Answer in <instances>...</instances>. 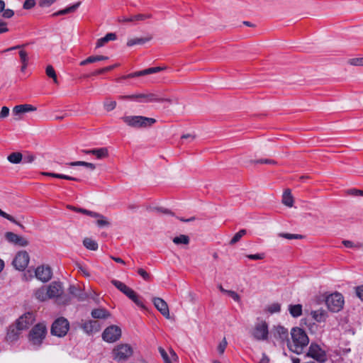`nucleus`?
Listing matches in <instances>:
<instances>
[{"label":"nucleus","instance_id":"obj_1","mask_svg":"<svg viewBox=\"0 0 363 363\" xmlns=\"http://www.w3.org/2000/svg\"><path fill=\"white\" fill-rule=\"evenodd\" d=\"M291 341H289V349L298 354L303 352L304 348L309 343V338L303 329L300 328H294L291 331Z\"/></svg>","mask_w":363,"mask_h":363},{"label":"nucleus","instance_id":"obj_2","mask_svg":"<svg viewBox=\"0 0 363 363\" xmlns=\"http://www.w3.org/2000/svg\"><path fill=\"white\" fill-rule=\"evenodd\" d=\"M47 328L44 323H38L33 327L28 334V341L35 350L38 349L45 338Z\"/></svg>","mask_w":363,"mask_h":363},{"label":"nucleus","instance_id":"obj_3","mask_svg":"<svg viewBox=\"0 0 363 363\" xmlns=\"http://www.w3.org/2000/svg\"><path fill=\"white\" fill-rule=\"evenodd\" d=\"M121 120L128 126L133 128H145L152 126L156 123L153 118L143 116H124Z\"/></svg>","mask_w":363,"mask_h":363},{"label":"nucleus","instance_id":"obj_4","mask_svg":"<svg viewBox=\"0 0 363 363\" xmlns=\"http://www.w3.org/2000/svg\"><path fill=\"white\" fill-rule=\"evenodd\" d=\"M133 354L132 347L128 344H120L112 350L113 359L117 362H125Z\"/></svg>","mask_w":363,"mask_h":363},{"label":"nucleus","instance_id":"obj_5","mask_svg":"<svg viewBox=\"0 0 363 363\" xmlns=\"http://www.w3.org/2000/svg\"><path fill=\"white\" fill-rule=\"evenodd\" d=\"M120 98L122 99L135 100L140 103L170 101L169 99H162L154 93L121 96Z\"/></svg>","mask_w":363,"mask_h":363},{"label":"nucleus","instance_id":"obj_6","mask_svg":"<svg viewBox=\"0 0 363 363\" xmlns=\"http://www.w3.org/2000/svg\"><path fill=\"white\" fill-rule=\"evenodd\" d=\"M328 308L334 313L341 311L344 306V298L340 293H334L329 295L325 299Z\"/></svg>","mask_w":363,"mask_h":363},{"label":"nucleus","instance_id":"obj_7","mask_svg":"<svg viewBox=\"0 0 363 363\" xmlns=\"http://www.w3.org/2000/svg\"><path fill=\"white\" fill-rule=\"evenodd\" d=\"M69 328L68 320L63 318L56 319L52 325L51 333L57 337H64L67 333Z\"/></svg>","mask_w":363,"mask_h":363},{"label":"nucleus","instance_id":"obj_8","mask_svg":"<svg viewBox=\"0 0 363 363\" xmlns=\"http://www.w3.org/2000/svg\"><path fill=\"white\" fill-rule=\"evenodd\" d=\"M307 356L312 357L318 363H324L327 361V354L324 350L316 343L312 342L308 348Z\"/></svg>","mask_w":363,"mask_h":363},{"label":"nucleus","instance_id":"obj_9","mask_svg":"<svg viewBox=\"0 0 363 363\" xmlns=\"http://www.w3.org/2000/svg\"><path fill=\"white\" fill-rule=\"evenodd\" d=\"M121 336V330L117 325H111L106 328L103 334L102 338L107 342H116Z\"/></svg>","mask_w":363,"mask_h":363},{"label":"nucleus","instance_id":"obj_10","mask_svg":"<svg viewBox=\"0 0 363 363\" xmlns=\"http://www.w3.org/2000/svg\"><path fill=\"white\" fill-rule=\"evenodd\" d=\"M29 260L28 253L26 251H20L16 254L12 264L16 269L23 271L27 267Z\"/></svg>","mask_w":363,"mask_h":363},{"label":"nucleus","instance_id":"obj_11","mask_svg":"<svg viewBox=\"0 0 363 363\" xmlns=\"http://www.w3.org/2000/svg\"><path fill=\"white\" fill-rule=\"evenodd\" d=\"M268 325L264 321L256 324L252 332V336L257 340H267L268 337Z\"/></svg>","mask_w":363,"mask_h":363},{"label":"nucleus","instance_id":"obj_12","mask_svg":"<svg viewBox=\"0 0 363 363\" xmlns=\"http://www.w3.org/2000/svg\"><path fill=\"white\" fill-rule=\"evenodd\" d=\"M5 238L9 242L20 247H26L29 244V242L25 238L13 232H6Z\"/></svg>","mask_w":363,"mask_h":363},{"label":"nucleus","instance_id":"obj_13","mask_svg":"<svg viewBox=\"0 0 363 363\" xmlns=\"http://www.w3.org/2000/svg\"><path fill=\"white\" fill-rule=\"evenodd\" d=\"M35 320L34 315L32 313H26L18 318L16 321V324L22 330H26L31 325Z\"/></svg>","mask_w":363,"mask_h":363},{"label":"nucleus","instance_id":"obj_14","mask_svg":"<svg viewBox=\"0 0 363 363\" xmlns=\"http://www.w3.org/2000/svg\"><path fill=\"white\" fill-rule=\"evenodd\" d=\"M35 277L43 282H47L52 278V270L50 267L40 266L35 269Z\"/></svg>","mask_w":363,"mask_h":363},{"label":"nucleus","instance_id":"obj_15","mask_svg":"<svg viewBox=\"0 0 363 363\" xmlns=\"http://www.w3.org/2000/svg\"><path fill=\"white\" fill-rule=\"evenodd\" d=\"M21 331L22 330L16 324L10 325L6 336V341L10 343L16 342L19 338Z\"/></svg>","mask_w":363,"mask_h":363},{"label":"nucleus","instance_id":"obj_16","mask_svg":"<svg viewBox=\"0 0 363 363\" xmlns=\"http://www.w3.org/2000/svg\"><path fill=\"white\" fill-rule=\"evenodd\" d=\"M273 335L274 338L277 340H279L280 342H284L285 341L289 343V333L288 330L283 326L278 325L274 327L273 331Z\"/></svg>","mask_w":363,"mask_h":363},{"label":"nucleus","instance_id":"obj_17","mask_svg":"<svg viewBox=\"0 0 363 363\" xmlns=\"http://www.w3.org/2000/svg\"><path fill=\"white\" fill-rule=\"evenodd\" d=\"M153 303L156 308L164 315L166 318H169V311L167 303L161 298H154L152 299Z\"/></svg>","mask_w":363,"mask_h":363},{"label":"nucleus","instance_id":"obj_18","mask_svg":"<svg viewBox=\"0 0 363 363\" xmlns=\"http://www.w3.org/2000/svg\"><path fill=\"white\" fill-rule=\"evenodd\" d=\"M47 288L49 298H52L60 296L63 290L62 286L60 282H52Z\"/></svg>","mask_w":363,"mask_h":363},{"label":"nucleus","instance_id":"obj_19","mask_svg":"<svg viewBox=\"0 0 363 363\" xmlns=\"http://www.w3.org/2000/svg\"><path fill=\"white\" fill-rule=\"evenodd\" d=\"M82 329L87 334L96 333L101 329V325L98 320H89L82 325Z\"/></svg>","mask_w":363,"mask_h":363},{"label":"nucleus","instance_id":"obj_20","mask_svg":"<svg viewBox=\"0 0 363 363\" xmlns=\"http://www.w3.org/2000/svg\"><path fill=\"white\" fill-rule=\"evenodd\" d=\"M82 152L86 155H95L98 159H102L108 157V150L106 147L92 150H82Z\"/></svg>","mask_w":363,"mask_h":363},{"label":"nucleus","instance_id":"obj_21","mask_svg":"<svg viewBox=\"0 0 363 363\" xmlns=\"http://www.w3.org/2000/svg\"><path fill=\"white\" fill-rule=\"evenodd\" d=\"M36 109V107L30 104H21L13 107V113L16 116H18L24 113L35 111Z\"/></svg>","mask_w":363,"mask_h":363},{"label":"nucleus","instance_id":"obj_22","mask_svg":"<svg viewBox=\"0 0 363 363\" xmlns=\"http://www.w3.org/2000/svg\"><path fill=\"white\" fill-rule=\"evenodd\" d=\"M91 316L95 319H106L110 317L111 314L104 308H96L91 311Z\"/></svg>","mask_w":363,"mask_h":363},{"label":"nucleus","instance_id":"obj_23","mask_svg":"<svg viewBox=\"0 0 363 363\" xmlns=\"http://www.w3.org/2000/svg\"><path fill=\"white\" fill-rule=\"evenodd\" d=\"M159 352L165 363H172V361H177V355L173 350L170 351V357H169L165 350L162 347L159 348Z\"/></svg>","mask_w":363,"mask_h":363},{"label":"nucleus","instance_id":"obj_24","mask_svg":"<svg viewBox=\"0 0 363 363\" xmlns=\"http://www.w3.org/2000/svg\"><path fill=\"white\" fill-rule=\"evenodd\" d=\"M69 292L74 297L77 298L79 301H84L86 297V294L79 288H77L74 285H71L69 286Z\"/></svg>","mask_w":363,"mask_h":363},{"label":"nucleus","instance_id":"obj_25","mask_svg":"<svg viewBox=\"0 0 363 363\" xmlns=\"http://www.w3.org/2000/svg\"><path fill=\"white\" fill-rule=\"evenodd\" d=\"M116 39V35L113 33H108L104 37L98 39L96 45V48H99L105 45L106 43L110 40H115Z\"/></svg>","mask_w":363,"mask_h":363},{"label":"nucleus","instance_id":"obj_26","mask_svg":"<svg viewBox=\"0 0 363 363\" xmlns=\"http://www.w3.org/2000/svg\"><path fill=\"white\" fill-rule=\"evenodd\" d=\"M81 2L79 1L70 6H68L64 9L60 10L52 14L53 16H57L60 15H65L69 13H74L80 6Z\"/></svg>","mask_w":363,"mask_h":363},{"label":"nucleus","instance_id":"obj_27","mask_svg":"<svg viewBox=\"0 0 363 363\" xmlns=\"http://www.w3.org/2000/svg\"><path fill=\"white\" fill-rule=\"evenodd\" d=\"M313 318L317 322H324L327 318V313L324 310L313 311L311 313Z\"/></svg>","mask_w":363,"mask_h":363},{"label":"nucleus","instance_id":"obj_28","mask_svg":"<svg viewBox=\"0 0 363 363\" xmlns=\"http://www.w3.org/2000/svg\"><path fill=\"white\" fill-rule=\"evenodd\" d=\"M289 311L293 318H298L302 315L301 304H290L289 306Z\"/></svg>","mask_w":363,"mask_h":363},{"label":"nucleus","instance_id":"obj_29","mask_svg":"<svg viewBox=\"0 0 363 363\" xmlns=\"http://www.w3.org/2000/svg\"><path fill=\"white\" fill-rule=\"evenodd\" d=\"M35 297L40 301H45L49 298L47 288L42 286L35 291Z\"/></svg>","mask_w":363,"mask_h":363},{"label":"nucleus","instance_id":"obj_30","mask_svg":"<svg viewBox=\"0 0 363 363\" xmlns=\"http://www.w3.org/2000/svg\"><path fill=\"white\" fill-rule=\"evenodd\" d=\"M108 57L103 56V55L89 56L84 60L81 61L79 65L81 66H84L89 63H94V62H99L101 60H108Z\"/></svg>","mask_w":363,"mask_h":363},{"label":"nucleus","instance_id":"obj_31","mask_svg":"<svg viewBox=\"0 0 363 363\" xmlns=\"http://www.w3.org/2000/svg\"><path fill=\"white\" fill-rule=\"evenodd\" d=\"M282 202L286 206L291 207L293 206L294 198L289 189L284 191L282 196Z\"/></svg>","mask_w":363,"mask_h":363},{"label":"nucleus","instance_id":"obj_32","mask_svg":"<svg viewBox=\"0 0 363 363\" xmlns=\"http://www.w3.org/2000/svg\"><path fill=\"white\" fill-rule=\"evenodd\" d=\"M43 174L45 176L57 178V179H62L76 181V182L79 181V179H78V178L68 176L66 174H57V173H52V172H43Z\"/></svg>","mask_w":363,"mask_h":363},{"label":"nucleus","instance_id":"obj_33","mask_svg":"<svg viewBox=\"0 0 363 363\" xmlns=\"http://www.w3.org/2000/svg\"><path fill=\"white\" fill-rule=\"evenodd\" d=\"M152 17V14L150 13H139L136 15H133L130 16L129 18H127L124 20V21L126 22H132V21H145L148 18H151Z\"/></svg>","mask_w":363,"mask_h":363},{"label":"nucleus","instance_id":"obj_34","mask_svg":"<svg viewBox=\"0 0 363 363\" xmlns=\"http://www.w3.org/2000/svg\"><path fill=\"white\" fill-rule=\"evenodd\" d=\"M151 40L150 37L147 38H135L128 40L127 45L131 47L135 45H143Z\"/></svg>","mask_w":363,"mask_h":363},{"label":"nucleus","instance_id":"obj_35","mask_svg":"<svg viewBox=\"0 0 363 363\" xmlns=\"http://www.w3.org/2000/svg\"><path fill=\"white\" fill-rule=\"evenodd\" d=\"M83 245L86 249L93 251L97 250L99 247L98 243L89 238H86L84 239Z\"/></svg>","mask_w":363,"mask_h":363},{"label":"nucleus","instance_id":"obj_36","mask_svg":"<svg viewBox=\"0 0 363 363\" xmlns=\"http://www.w3.org/2000/svg\"><path fill=\"white\" fill-rule=\"evenodd\" d=\"M7 159L11 163L18 164L22 160L23 155L21 152H12L8 156Z\"/></svg>","mask_w":363,"mask_h":363},{"label":"nucleus","instance_id":"obj_37","mask_svg":"<svg viewBox=\"0 0 363 363\" xmlns=\"http://www.w3.org/2000/svg\"><path fill=\"white\" fill-rule=\"evenodd\" d=\"M173 242L176 245H188L190 242L189 237L186 235H180L173 238Z\"/></svg>","mask_w":363,"mask_h":363},{"label":"nucleus","instance_id":"obj_38","mask_svg":"<svg viewBox=\"0 0 363 363\" xmlns=\"http://www.w3.org/2000/svg\"><path fill=\"white\" fill-rule=\"evenodd\" d=\"M70 208L76 212L82 213L83 214L87 215V216L93 217V218L99 216V213L89 211V210H86L84 208H77V207H74V206L70 207Z\"/></svg>","mask_w":363,"mask_h":363},{"label":"nucleus","instance_id":"obj_39","mask_svg":"<svg viewBox=\"0 0 363 363\" xmlns=\"http://www.w3.org/2000/svg\"><path fill=\"white\" fill-rule=\"evenodd\" d=\"M111 282L114 286H116L120 291H121L124 294L126 291H128V290L130 288L127 285H125L124 283H123L118 280L113 279V280H111Z\"/></svg>","mask_w":363,"mask_h":363},{"label":"nucleus","instance_id":"obj_40","mask_svg":"<svg viewBox=\"0 0 363 363\" xmlns=\"http://www.w3.org/2000/svg\"><path fill=\"white\" fill-rule=\"evenodd\" d=\"M45 73L48 77L53 79L55 84H58L56 72L52 65H48L46 67Z\"/></svg>","mask_w":363,"mask_h":363},{"label":"nucleus","instance_id":"obj_41","mask_svg":"<svg viewBox=\"0 0 363 363\" xmlns=\"http://www.w3.org/2000/svg\"><path fill=\"white\" fill-rule=\"evenodd\" d=\"M246 233L247 231L245 229L240 230L230 240V245H233L237 243L246 234Z\"/></svg>","mask_w":363,"mask_h":363},{"label":"nucleus","instance_id":"obj_42","mask_svg":"<svg viewBox=\"0 0 363 363\" xmlns=\"http://www.w3.org/2000/svg\"><path fill=\"white\" fill-rule=\"evenodd\" d=\"M104 106L107 111H113L116 106V101L107 99L104 102Z\"/></svg>","mask_w":363,"mask_h":363},{"label":"nucleus","instance_id":"obj_43","mask_svg":"<svg viewBox=\"0 0 363 363\" xmlns=\"http://www.w3.org/2000/svg\"><path fill=\"white\" fill-rule=\"evenodd\" d=\"M98 218L96 224L99 227H108L110 225V223L106 220V217L99 213V216L96 217Z\"/></svg>","mask_w":363,"mask_h":363},{"label":"nucleus","instance_id":"obj_44","mask_svg":"<svg viewBox=\"0 0 363 363\" xmlns=\"http://www.w3.org/2000/svg\"><path fill=\"white\" fill-rule=\"evenodd\" d=\"M278 235H279V237L289 239V240L301 239L303 238V236L299 234H291V233H279Z\"/></svg>","mask_w":363,"mask_h":363},{"label":"nucleus","instance_id":"obj_45","mask_svg":"<svg viewBox=\"0 0 363 363\" xmlns=\"http://www.w3.org/2000/svg\"><path fill=\"white\" fill-rule=\"evenodd\" d=\"M267 311L270 313H279L281 311V304L279 303H274L268 306Z\"/></svg>","mask_w":363,"mask_h":363},{"label":"nucleus","instance_id":"obj_46","mask_svg":"<svg viewBox=\"0 0 363 363\" xmlns=\"http://www.w3.org/2000/svg\"><path fill=\"white\" fill-rule=\"evenodd\" d=\"M163 69H164L163 67H150V68L145 69L143 70V72H145V74L147 75V74H154V73L159 72H160V71H162Z\"/></svg>","mask_w":363,"mask_h":363},{"label":"nucleus","instance_id":"obj_47","mask_svg":"<svg viewBox=\"0 0 363 363\" xmlns=\"http://www.w3.org/2000/svg\"><path fill=\"white\" fill-rule=\"evenodd\" d=\"M253 163H255V164H277V162L274 160H270V159H260V160H254V161H252Z\"/></svg>","mask_w":363,"mask_h":363},{"label":"nucleus","instance_id":"obj_48","mask_svg":"<svg viewBox=\"0 0 363 363\" xmlns=\"http://www.w3.org/2000/svg\"><path fill=\"white\" fill-rule=\"evenodd\" d=\"M348 63L353 66H362L363 65V57L350 59L348 60Z\"/></svg>","mask_w":363,"mask_h":363},{"label":"nucleus","instance_id":"obj_49","mask_svg":"<svg viewBox=\"0 0 363 363\" xmlns=\"http://www.w3.org/2000/svg\"><path fill=\"white\" fill-rule=\"evenodd\" d=\"M145 72H143V70H141V71L135 72L128 74L127 75H125L122 78L123 79H130V78L142 77V76H145Z\"/></svg>","mask_w":363,"mask_h":363},{"label":"nucleus","instance_id":"obj_50","mask_svg":"<svg viewBox=\"0 0 363 363\" xmlns=\"http://www.w3.org/2000/svg\"><path fill=\"white\" fill-rule=\"evenodd\" d=\"M130 299L132 300L138 306L143 308H145L141 298L136 293L134 294L133 298Z\"/></svg>","mask_w":363,"mask_h":363},{"label":"nucleus","instance_id":"obj_51","mask_svg":"<svg viewBox=\"0 0 363 363\" xmlns=\"http://www.w3.org/2000/svg\"><path fill=\"white\" fill-rule=\"evenodd\" d=\"M130 299L132 300L138 306L143 308H145L141 298L136 293L134 294L133 298Z\"/></svg>","mask_w":363,"mask_h":363},{"label":"nucleus","instance_id":"obj_52","mask_svg":"<svg viewBox=\"0 0 363 363\" xmlns=\"http://www.w3.org/2000/svg\"><path fill=\"white\" fill-rule=\"evenodd\" d=\"M246 257H247L250 259H254V260H258V259H263L265 257L264 253H257L255 255H246Z\"/></svg>","mask_w":363,"mask_h":363},{"label":"nucleus","instance_id":"obj_53","mask_svg":"<svg viewBox=\"0 0 363 363\" xmlns=\"http://www.w3.org/2000/svg\"><path fill=\"white\" fill-rule=\"evenodd\" d=\"M138 274L143 277V279L145 281H149L150 279V275L143 268H140L138 269Z\"/></svg>","mask_w":363,"mask_h":363},{"label":"nucleus","instance_id":"obj_54","mask_svg":"<svg viewBox=\"0 0 363 363\" xmlns=\"http://www.w3.org/2000/svg\"><path fill=\"white\" fill-rule=\"evenodd\" d=\"M227 341L224 337L223 340L219 343L218 346V351L220 354H223L227 347Z\"/></svg>","mask_w":363,"mask_h":363},{"label":"nucleus","instance_id":"obj_55","mask_svg":"<svg viewBox=\"0 0 363 363\" xmlns=\"http://www.w3.org/2000/svg\"><path fill=\"white\" fill-rule=\"evenodd\" d=\"M35 0H26L23 4V8L24 9H30L33 8L35 6Z\"/></svg>","mask_w":363,"mask_h":363},{"label":"nucleus","instance_id":"obj_56","mask_svg":"<svg viewBox=\"0 0 363 363\" xmlns=\"http://www.w3.org/2000/svg\"><path fill=\"white\" fill-rule=\"evenodd\" d=\"M227 295L231 297L236 302H240V296L234 291L229 290L228 291H227Z\"/></svg>","mask_w":363,"mask_h":363},{"label":"nucleus","instance_id":"obj_57","mask_svg":"<svg viewBox=\"0 0 363 363\" xmlns=\"http://www.w3.org/2000/svg\"><path fill=\"white\" fill-rule=\"evenodd\" d=\"M19 56L22 64L28 63V57L27 52L25 50H21L19 52Z\"/></svg>","mask_w":363,"mask_h":363},{"label":"nucleus","instance_id":"obj_58","mask_svg":"<svg viewBox=\"0 0 363 363\" xmlns=\"http://www.w3.org/2000/svg\"><path fill=\"white\" fill-rule=\"evenodd\" d=\"M0 216L12 223H16V220L13 216L3 211L1 209H0Z\"/></svg>","mask_w":363,"mask_h":363},{"label":"nucleus","instance_id":"obj_59","mask_svg":"<svg viewBox=\"0 0 363 363\" xmlns=\"http://www.w3.org/2000/svg\"><path fill=\"white\" fill-rule=\"evenodd\" d=\"M35 157L32 154H28L23 157V163H31L34 161Z\"/></svg>","mask_w":363,"mask_h":363},{"label":"nucleus","instance_id":"obj_60","mask_svg":"<svg viewBox=\"0 0 363 363\" xmlns=\"http://www.w3.org/2000/svg\"><path fill=\"white\" fill-rule=\"evenodd\" d=\"M342 244L345 247L348 248H352V247H361L360 244L354 245L352 241L350 240H343Z\"/></svg>","mask_w":363,"mask_h":363},{"label":"nucleus","instance_id":"obj_61","mask_svg":"<svg viewBox=\"0 0 363 363\" xmlns=\"http://www.w3.org/2000/svg\"><path fill=\"white\" fill-rule=\"evenodd\" d=\"M9 114V108L7 106H3L0 111V118H4Z\"/></svg>","mask_w":363,"mask_h":363},{"label":"nucleus","instance_id":"obj_62","mask_svg":"<svg viewBox=\"0 0 363 363\" xmlns=\"http://www.w3.org/2000/svg\"><path fill=\"white\" fill-rule=\"evenodd\" d=\"M3 11V16L6 18H10L14 15V12L11 9H4Z\"/></svg>","mask_w":363,"mask_h":363},{"label":"nucleus","instance_id":"obj_63","mask_svg":"<svg viewBox=\"0 0 363 363\" xmlns=\"http://www.w3.org/2000/svg\"><path fill=\"white\" fill-rule=\"evenodd\" d=\"M9 30L7 28V23L0 19V33H6Z\"/></svg>","mask_w":363,"mask_h":363},{"label":"nucleus","instance_id":"obj_64","mask_svg":"<svg viewBox=\"0 0 363 363\" xmlns=\"http://www.w3.org/2000/svg\"><path fill=\"white\" fill-rule=\"evenodd\" d=\"M357 296L363 301V285L359 286L356 288Z\"/></svg>","mask_w":363,"mask_h":363}]
</instances>
